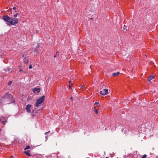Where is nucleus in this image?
<instances>
[{"mask_svg": "<svg viewBox=\"0 0 158 158\" xmlns=\"http://www.w3.org/2000/svg\"><path fill=\"white\" fill-rule=\"evenodd\" d=\"M3 20L6 22L7 24L9 25H15L18 23V20L14 18H10L8 16H4L2 17Z\"/></svg>", "mask_w": 158, "mask_h": 158, "instance_id": "nucleus-1", "label": "nucleus"}, {"mask_svg": "<svg viewBox=\"0 0 158 158\" xmlns=\"http://www.w3.org/2000/svg\"><path fill=\"white\" fill-rule=\"evenodd\" d=\"M2 100L7 104L15 102V100L12 95L8 93L6 94L4 96L1 98Z\"/></svg>", "mask_w": 158, "mask_h": 158, "instance_id": "nucleus-2", "label": "nucleus"}, {"mask_svg": "<svg viewBox=\"0 0 158 158\" xmlns=\"http://www.w3.org/2000/svg\"><path fill=\"white\" fill-rule=\"evenodd\" d=\"M45 99V96L43 95L40 98L36 100V102L35 103V106H36L38 107L41 105V104L43 103Z\"/></svg>", "mask_w": 158, "mask_h": 158, "instance_id": "nucleus-3", "label": "nucleus"}, {"mask_svg": "<svg viewBox=\"0 0 158 158\" xmlns=\"http://www.w3.org/2000/svg\"><path fill=\"white\" fill-rule=\"evenodd\" d=\"M108 89H105L103 91H100V94L102 95H105L108 94Z\"/></svg>", "mask_w": 158, "mask_h": 158, "instance_id": "nucleus-4", "label": "nucleus"}, {"mask_svg": "<svg viewBox=\"0 0 158 158\" xmlns=\"http://www.w3.org/2000/svg\"><path fill=\"white\" fill-rule=\"evenodd\" d=\"M31 107V105L30 104H28L27 105L26 109L27 110V111L28 113H30L31 112V110H30V108Z\"/></svg>", "mask_w": 158, "mask_h": 158, "instance_id": "nucleus-5", "label": "nucleus"}, {"mask_svg": "<svg viewBox=\"0 0 158 158\" xmlns=\"http://www.w3.org/2000/svg\"><path fill=\"white\" fill-rule=\"evenodd\" d=\"M32 91L34 93L37 92V93H39L40 92V89L39 88L35 87L32 89Z\"/></svg>", "mask_w": 158, "mask_h": 158, "instance_id": "nucleus-6", "label": "nucleus"}, {"mask_svg": "<svg viewBox=\"0 0 158 158\" xmlns=\"http://www.w3.org/2000/svg\"><path fill=\"white\" fill-rule=\"evenodd\" d=\"M155 77V76H151L149 77L148 78V80L149 81V82H150L151 81L152 79H153Z\"/></svg>", "mask_w": 158, "mask_h": 158, "instance_id": "nucleus-7", "label": "nucleus"}, {"mask_svg": "<svg viewBox=\"0 0 158 158\" xmlns=\"http://www.w3.org/2000/svg\"><path fill=\"white\" fill-rule=\"evenodd\" d=\"M2 119H3L4 120H6V119L4 117H2L1 118H0V122L1 123H3L4 124H5V122H6V121H2Z\"/></svg>", "mask_w": 158, "mask_h": 158, "instance_id": "nucleus-8", "label": "nucleus"}, {"mask_svg": "<svg viewBox=\"0 0 158 158\" xmlns=\"http://www.w3.org/2000/svg\"><path fill=\"white\" fill-rule=\"evenodd\" d=\"M120 74V73L119 72H117L116 73H113L112 75L113 76H118Z\"/></svg>", "mask_w": 158, "mask_h": 158, "instance_id": "nucleus-9", "label": "nucleus"}, {"mask_svg": "<svg viewBox=\"0 0 158 158\" xmlns=\"http://www.w3.org/2000/svg\"><path fill=\"white\" fill-rule=\"evenodd\" d=\"M24 153L25 154L28 156H30L31 155L29 153V151H25L24 152Z\"/></svg>", "mask_w": 158, "mask_h": 158, "instance_id": "nucleus-10", "label": "nucleus"}, {"mask_svg": "<svg viewBox=\"0 0 158 158\" xmlns=\"http://www.w3.org/2000/svg\"><path fill=\"white\" fill-rule=\"evenodd\" d=\"M59 54V52H57L56 53L55 55L54 56V57L55 58Z\"/></svg>", "mask_w": 158, "mask_h": 158, "instance_id": "nucleus-11", "label": "nucleus"}, {"mask_svg": "<svg viewBox=\"0 0 158 158\" xmlns=\"http://www.w3.org/2000/svg\"><path fill=\"white\" fill-rule=\"evenodd\" d=\"M127 27L124 26V27H123V30H123V31H124V30H127Z\"/></svg>", "mask_w": 158, "mask_h": 158, "instance_id": "nucleus-12", "label": "nucleus"}, {"mask_svg": "<svg viewBox=\"0 0 158 158\" xmlns=\"http://www.w3.org/2000/svg\"><path fill=\"white\" fill-rule=\"evenodd\" d=\"M30 148V147L29 146H27L24 149L25 150L29 149Z\"/></svg>", "mask_w": 158, "mask_h": 158, "instance_id": "nucleus-13", "label": "nucleus"}, {"mask_svg": "<svg viewBox=\"0 0 158 158\" xmlns=\"http://www.w3.org/2000/svg\"><path fill=\"white\" fill-rule=\"evenodd\" d=\"M12 83V81H10L8 83V85H10L11 83Z\"/></svg>", "mask_w": 158, "mask_h": 158, "instance_id": "nucleus-14", "label": "nucleus"}, {"mask_svg": "<svg viewBox=\"0 0 158 158\" xmlns=\"http://www.w3.org/2000/svg\"><path fill=\"white\" fill-rule=\"evenodd\" d=\"M94 112L96 114H97L98 113V111L96 109H95L94 110Z\"/></svg>", "mask_w": 158, "mask_h": 158, "instance_id": "nucleus-15", "label": "nucleus"}, {"mask_svg": "<svg viewBox=\"0 0 158 158\" xmlns=\"http://www.w3.org/2000/svg\"><path fill=\"white\" fill-rule=\"evenodd\" d=\"M18 15V13H17L16 14H15L14 16V18H16L17 16Z\"/></svg>", "mask_w": 158, "mask_h": 158, "instance_id": "nucleus-16", "label": "nucleus"}, {"mask_svg": "<svg viewBox=\"0 0 158 158\" xmlns=\"http://www.w3.org/2000/svg\"><path fill=\"white\" fill-rule=\"evenodd\" d=\"M99 104V103L98 102H96L94 103V105H98Z\"/></svg>", "mask_w": 158, "mask_h": 158, "instance_id": "nucleus-17", "label": "nucleus"}, {"mask_svg": "<svg viewBox=\"0 0 158 158\" xmlns=\"http://www.w3.org/2000/svg\"><path fill=\"white\" fill-rule=\"evenodd\" d=\"M50 132V131H49L48 132H46L45 133V135H46L48 133H49Z\"/></svg>", "mask_w": 158, "mask_h": 158, "instance_id": "nucleus-18", "label": "nucleus"}, {"mask_svg": "<svg viewBox=\"0 0 158 158\" xmlns=\"http://www.w3.org/2000/svg\"><path fill=\"white\" fill-rule=\"evenodd\" d=\"M29 69H31L32 68V66L31 65H30L29 67Z\"/></svg>", "mask_w": 158, "mask_h": 158, "instance_id": "nucleus-19", "label": "nucleus"}, {"mask_svg": "<svg viewBox=\"0 0 158 158\" xmlns=\"http://www.w3.org/2000/svg\"><path fill=\"white\" fill-rule=\"evenodd\" d=\"M21 71H23V70L22 69H20V70L19 71V73Z\"/></svg>", "mask_w": 158, "mask_h": 158, "instance_id": "nucleus-20", "label": "nucleus"}, {"mask_svg": "<svg viewBox=\"0 0 158 158\" xmlns=\"http://www.w3.org/2000/svg\"><path fill=\"white\" fill-rule=\"evenodd\" d=\"M70 99L71 100H73V97H71L70 98Z\"/></svg>", "mask_w": 158, "mask_h": 158, "instance_id": "nucleus-21", "label": "nucleus"}, {"mask_svg": "<svg viewBox=\"0 0 158 158\" xmlns=\"http://www.w3.org/2000/svg\"><path fill=\"white\" fill-rule=\"evenodd\" d=\"M13 9L14 10H15V9H16V8L15 7H14L13 8Z\"/></svg>", "mask_w": 158, "mask_h": 158, "instance_id": "nucleus-22", "label": "nucleus"}, {"mask_svg": "<svg viewBox=\"0 0 158 158\" xmlns=\"http://www.w3.org/2000/svg\"><path fill=\"white\" fill-rule=\"evenodd\" d=\"M84 86V85H81V88L83 87Z\"/></svg>", "mask_w": 158, "mask_h": 158, "instance_id": "nucleus-23", "label": "nucleus"}, {"mask_svg": "<svg viewBox=\"0 0 158 158\" xmlns=\"http://www.w3.org/2000/svg\"><path fill=\"white\" fill-rule=\"evenodd\" d=\"M28 60L27 61L25 62L26 63H27L28 62Z\"/></svg>", "mask_w": 158, "mask_h": 158, "instance_id": "nucleus-24", "label": "nucleus"}, {"mask_svg": "<svg viewBox=\"0 0 158 158\" xmlns=\"http://www.w3.org/2000/svg\"><path fill=\"white\" fill-rule=\"evenodd\" d=\"M69 88L70 89H72L71 88V86L70 85H69Z\"/></svg>", "mask_w": 158, "mask_h": 158, "instance_id": "nucleus-25", "label": "nucleus"}, {"mask_svg": "<svg viewBox=\"0 0 158 158\" xmlns=\"http://www.w3.org/2000/svg\"><path fill=\"white\" fill-rule=\"evenodd\" d=\"M10 158H14V157L12 156Z\"/></svg>", "mask_w": 158, "mask_h": 158, "instance_id": "nucleus-26", "label": "nucleus"}, {"mask_svg": "<svg viewBox=\"0 0 158 158\" xmlns=\"http://www.w3.org/2000/svg\"><path fill=\"white\" fill-rule=\"evenodd\" d=\"M124 129H123L122 130V131H124Z\"/></svg>", "mask_w": 158, "mask_h": 158, "instance_id": "nucleus-27", "label": "nucleus"}, {"mask_svg": "<svg viewBox=\"0 0 158 158\" xmlns=\"http://www.w3.org/2000/svg\"><path fill=\"white\" fill-rule=\"evenodd\" d=\"M23 72L24 73H26L24 71H23Z\"/></svg>", "mask_w": 158, "mask_h": 158, "instance_id": "nucleus-28", "label": "nucleus"}, {"mask_svg": "<svg viewBox=\"0 0 158 158\" xmlns=\"http://www.w3.org/2000/svg\"><path fill=\"white\" fill-rule=\"evenodd\" d=\"M69 83H71V81H69Z\"/></svg>", "mask_w": 158, "mask_h": 158, "instance_id": "nucleus-29", "label": "nucleus"}, {"mask_svg": "<svg viewBox=\"0 0 158 158\" xmlns=\"http://www.w3.org/2000/svg\"><path fill=\"white\" fill-rule=\"evenodd\" d=\"M47 136H45V138H47Z\"/></svg>", "mask_w": 158, "mask_h": 158, "instance_id": "nucleus-30", "label": "nucleus"}, {"mask_svg": "<svg viewBox=\"0 0 158 158\" xmlns=\"http://www.w3.org/2000/svg\"><path fill=\"white\" fill-rule=\"evenodd\" d=\"M106 158H108V157H106Z\"/></svg>", "mask_w": 158, "mask_h": 158, "instance_id": "nucleus-31", "label": "nucleus"}, {"mask_svg": "<svg viewBox=\"0 0 158 158\" xmlns=\"http://www.w3.org/2000/svg\"><path fill=\"white\" fill-rule=\"evenodd\" d=\"M1 131V129H0V131Z\"/></svg>", "mask_w": 158, "mask_h": 158, "instance_id": "nucleus-32", "label": "nucleus"}]
</instances>
